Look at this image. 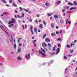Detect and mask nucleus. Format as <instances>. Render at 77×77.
Returning <instances> with one entry per match:
<instances>
[{
    "label": "nucleus",
    "instance_id": "f257e3e1",
    "mask_svg": "<svg viewBox=\"0 0 77 77\" xmlns=\"http://www.w3.org/2000/svg\"><path fill=\"white\" fill-rule=\"evenodd\" d=\"M13 20L12 21H10L8 23V24H11V26H13V24L11 23H15V22H16V20H15V19H13Z\"/></svg>",
    "mask_w": 77,
    "mask_h": 77
},
{
    "label": "nucleus",
    "instance_id": "f03ea898",
    "mask_svg": "<svg viewBox=\"0 0 77 77\" xmlns=\"http://www.w3.org/2000/svg\"><path fill=\"white\" fill-rule=\"evenodd\" d=\"M25 57L26 59H30V54H27L26 55Z\"/></svg>",
    "mask_w": 77,
    "mask_h": 77
},
{
    "label": "nucleus",
    "instance_id": "7ed1b4c3",
    "mask_svg": "<svg viewBox=\"0 0 77 77\" xmlns=\"http://www.w3.org/2000/svg\"><path fill=\"white\" fill-rule=\"evenodd\" d=\"M22 16H20V15H17V16L19 18H21L22 17H24V13H22Z\"/></svg>",
    "mask_w": 77,
    "mask_h": 77
},
{
    "label": "nucleus",
    "instance_id": "20e7f679",
    "mask_svg": "<svg viewBox=\"0 0 77 77\" xmlns=\"http://www.w3.org/2000/svg\"><path fill=\"white\" fill-rule=\"evenodd\" d=\"M45 41H46V42H50V41L48 38L45 39Z\"/></svg>",
    "mask_w": 77,
    "mask_h": 77
},
{
    "label": "nucleus",
    "instance_id": "39448f33",
    "mask_svg": "<svg viewBox=\"0 0 77 77\" xmlns=\"http://www.w3.org/2000/svg\"><path fill=\"white\" fill-rule=\"evenodd\" d=\"M42 45L43 47H46V46H47V44H45V42H44L43 44H42Z\"/></svg>",
    "mask_w": 77,
    "mask_h": 77
},
{
    "label": "nucleus",
    "instance_id": "423d86ee",
    "mask_svg": "<svg viewBox=\"0 0 77 77\" xmlns=\"http://www.w3.org/2000/svg\"><path fill=\"white\" fill-rule=\"evenodd\" d=\"M39 27L41 29H43V25L41 24H39Z\"/></svg>",
    "mask_w": 77,
    "mask_h": 77
},
{
    "label": "nucleus",
    "instance_id": "0eeeda50",
    "mask_svg": "<svg viewBox=\"0 0 77 77\" xmlns=\"http://www.w3.org/2000/svg\"><path fill=\"white\" fill-rule=\"evenodd\" d=\"M42 57H46V55H45V54L44 53H42Z\"/></svg>",
    "mask_w": 77,
    "mask_h": 77
},
{
    "label": "nucleus",
    "instance_id": "6e6552de",
    "mask_svg": "<svg viewBox=\"0 0 77 77\" xmlns=\"http://www.w3.org/2000/svg\"><path fill=\"white\" fill-rule=\"evenodd\" d=\"M51 36H56V34L54 33H51Z\"/></svg>",
    "mask_w": 77,
    "mask_h": 77
},
{
    "label": "nucleus",
    "instance_id": "1a4fd4ad",
    "mask_svg": "<svg viewBox=\"0 0 77 77\" xmlns=\"http://www.w3.org/2000/svg\"><path fill=\"white\" fill-rule=\"evenodd\" d=\"M68 5H70V6H73V5H74L71 2H68Z\"/></svg>",
    "mask_w": 77,
    "mask_h": 77
},
{
    "label": "nucleus",
    "instance_id": "9d476101",
    "mask_svg": "<svg viewBox=\"0 0 77 77\" xmlns=\"http://www.w3.org/2000/svg\"><path fill=\"white\" fill-rule=\"evenodd\" d=\"M60 3H61V1H59L56 2V4L59 5Z\"/></svg>",
    "mask_w": 77,
    "mask_h": 77
},
{
    "label": "nucleus",
    "instance_id": "9b49d317",
    "mask_svg": "<svg viewBox=\"0 0 77 77\" xmlns=\"http://www.w3.org/2000/svg\"><path fill=\"white\" fill-rule=\"evenodd\" d=\"M57 52L56 53V54H57L59 53V48H58L57 49Z\"/></svg>",
    "mask_w": 77,
    "mask_h": 77
},
{
    "label": "nucleus",
    "instance_id": "f8f14e48",
    "mask_svg": "<svg viewBox=\"0 0 77 77\" xmlns=\"http://www.w3.org/2000/svg\"><path fill=\"white\" fill-rule=\"evenodd\" d=\"M21 51V48H18V53H20V51Z\"/></svg>",
    "mask_w": 77,
    "mask_h": 77
},
{
    "label": "nucleus",
    "instance_id": "ddd939ff",
    "mask_svg": "<svg viewBox=\"0 0 77 77\" xmlns=\"http://www.w3.org/2000/svg\"><path fill=\"white\" fill-rule=\"evenodd\" d=\"M13 6H15V7H17V4H15V2H14L13 3Z\"/></svg>",
    "mask_w": 77,
    "mask_h": 77
},
{
    "label": "nucleus",
    "instance_id": "4468645a",
    "mask_svg": "<svg viewBox=\"0 0 77 77\" xmlns=\"http://www.w3.org/2000/svg\"><path fill=\"white\" fill-rule=\"evenodd\" d=\"M34 30V32H35L36 34H37V28L36 29L35 28V27Z\"/></svg>",
    "mask_w": 77,
    "mask_h": 77
},
{
    "label": "nucleus",
    "instance_id": "2eb2a0df",
    "mask_svg": "<svg viewBox=\"0 0 77 77\" xmlns=\"http://www.w3.org/2000/svg\"><path fill=\"white\" fill-rule=\"evenodd\" d=\"M41 49L42 51H43V52H44V53H45V50H44V49L42 48H41Z\"/></svg>",
    "mask_w": 77,
    "mask_h": 77
},
{
    "label": "nucleus",
    "instance_id": "dca6fc26",
    "mask_svg": "<svg viewBox=\"0 0 77 77\" xmlns=\"http://www.w3.org/2000/svg\"><path fill=\"white\" fill-rule=\"evenodd\" d=\"M46 36H47V34H44L43 36V38L44 39V38H45V37H46Z\"/></svg>",
    "mask_w": 77,
    "mask_h": 77
},
{
    "label": "nucleus",
    "instance_id": "f3484780",
    "mask_svg": "<svg viewBox=\"0 0 77 77\" xmlns=\"http://www.w3.org/2000/svg\"><path fill=\"white\" fill-rule=\"evenodd\" d=\"M76 9V8L75 7H72L70 8V10H72V9Z\"/></svg>",
    "mask_w": 77,
    "mask_h": 77
},
{
    "label": "nucleus",
    "instance_id": "a211bd4d",
    "mask_svg": "<svg viewBox=\"0 0 77 77\" xmlns=\"http://www.w3.org/2000/svg\"><path fill=\"white\" fill-rule=\"evenodd\" d=\"M17 60H21V58L20 57V56H19L17 57Z\"/></svg>",
    "mask_w": 77,
    "mask_h": 77
},
{
    "label": "nucleus",
    "instance_id": "6ab92c4d",
    "mask_svg": "<svg viewBox=\"0 0 77 77\" xmlns=\"http://www.w3.org/2000/svg\"><path fill=\"white\" fill-rule=\"evenodd\" d=\"M28 20L31 23H32V20L31 18H30V19H28Z\"/></svg>",
    "mask_w": 77,
    "mask_h": 77
},
{
    "label": "nucleus",
    "instance_id": "aec40b11",
    "mask_svg": "<svg viewBox=\"0 0 77 77\" xmlns=\"http://www.w3.org/2000/svg\"><path fill=\"white\" fill-rule=\"evenodd\" d=\"M14 49H16V48H17V45H16V44H14Z\"/></svg>",
    "mask_w": 77,
    "mask_h": 77
},
{
    "label": "nucleus",
    "instance_id": "412c9836",
    "mask_svg": "<svg viewBox=\"0 0 77 77\" xmlns=\"http://www.w3.org/2000/svg\"><path fill=\"white\" fill-rule=\"evenodd\" d=\"M21 38H18L17 41L18 42V43H19L20 42V40H21Z\"/></svg>",
    "mask_w": 77,
    "mask_h": 77
},
{
    "label": "nucleus",
    "instance_id": "4be33fe9",
    "mask_svg": "<svg viewBox=\"0 0 77 77\" xmlns=\"http://www.w3.org/2000/svg\"><path fill=\"white\" fill-rule=\"evenodd\" d=\"M23 10H24V11H25L26 12H29V10H26V9L23 8Z\"/></svg>",
    "mask_w": 77,
    "mask_h": 77
},
{
    "label": "nucleus",
    "instance_id": "5701e85b",
    "mask_svg": "<svg viewBox=\"0 0 77 77\" xmlns=\"http://www.w3.org/2000/svg\"><path fill=\"white\" fill-rule=\"evenodd\" d=\"M51 27H52L53 28V27H54V24L53 23H52L51 24Z\"/></svg>",
    "mask_w": 77,
    "mask_h": 77
},
{
    "label": "nucleus",
    "instance_id": "b1692460",
    "mask_svg": "<svg viewBox=\"0 0 77 77\" xmlns=\"http://www.w3.org/2000/svg\"><path fill=\"white\" fill-rule=\"evenodd\" d=\"M2 3H6V1H5V0H2Z\"/></svg>",
    "mask_w": 77,
    "mask_h": 77
},
{
    "label": "nucleus",
    "instance_id": "393cba45",
    "mask_svg": "<svg viewBox=\"0 0 77 77\" xmlns=\"http://www.w3.org/2000/svg\"><path fill=\"white\" fill-rule=\"evenodd\" d=\"M30 29L31 30H32L33 29V26L32 25H31V26L30 27Z\"/></svg>",
    "mask_w": 77,
    "mask_h": 77
},
{
    "label": "nucleus",
    "instance_id": "a878e982",
    "mask_svg": "<svg viewBox=\"0 0 77 77\" xmlns=\"http://www.w3.org/2000/svg\"><path fill=\"white\" fill-rule=\"evenodd\" d=\"M12 38V40H10L11 42H12V41H14V38H13V37L12 36H11Z\"/></svg>",
    "mask_w": 77,
    "mask_h": 77
},
{
    "label": "nucleus",
    "instance_id": "bb28decb",
    "mask_svg": "<svg viewBox=\"0 0 77 77\" xmlns=\"http://www.w3.org/2000/svg\"><path fill=\"white\" fill-rule=\"evenodd\" d=\"M73 4L74 5H77V2L75 1H74L73 2Z\"/></svg>",
    "mask_w": 77,
    "mask_h": 77
},
{
    "label": "nucleus",
    "instance_id": "cd10ccee",
    "mask_svg": "<svg viewBox=\"0 0 77 77\" xmlns=\"http://www.w3.org/2000/svg\"><path fill=\"white\" fill-rule=\"evenodd\" d=\"M0 27L1 29H2V30H3V28H4L3 26H0Z\"/></svg>",
    "mask_w": 77,
    "mask_h": 77
},
{
    "label": "nucleus",
    "instance_id": "c85d7f7f",
    "mask_svg": "<svg viewBox=\"0 0 77 77\" xmlns=\"http://www.w3.org/2000/svg\"><path fill=\"white\" fill-rule=\"evenodd\" d=\"M48 45L49 47H51V44L50 43H48Z\"/></svg>",
    "mask_w": 77,
    "mask_h": 77
},
{
    "label": "nucleus",
    "instance_id": "c756f323",
    "mask_svg": "<svg viewBox=\"0 0 77 77\" xmlns=\"http://www.w3.org/2000/svg\"><path fill=\"white\" fill-rule=\"evenodd\" d=\"M54 18H58V16H57V15H55L54 16Z\"/></svg>",
    "mask_w": 77,
    "mask_h": 77
},
{
    "label": "nucleus",
    "instance_id": "7c9ffc66",
    "mask_svg": "<svg viewBox=\"0 0 77 77\" xmlns=\"http://www.w3.org/2000/svg\"><path fill=\"white\" fill-rule=\"evenodd\" d=\"M52 14H48V15L49 17H51V15H52Z\"/></svg>",
    "mask_w": 77,
    "mask_h": 77
},
{
    "label": "nucleus",
    "instance_id": "2f4dec72",
    "mask_svg": "<svg viewBox=\"0 0 77 77\" xmlns=\"http://www.w3.org/2000/svg\"><path fill=\"white\" fill-rule=\"evenodd\" d=\"M9 3L11 4H12V0H9Z\"/></svg>",
    "mask_w": 77,
    "mask_h": 77
},
{
    "label": "nucleus",
    "instance_id": "473e14b6",
    "mask_svg": "<svg viewBox=\"0 0 77 77\" xmlns=\"http://www.w3.org/2000/svg\"><path fill=\"white\" fill-rule=\"evenodd\" d=\"M53 61H51V62L49 63L48 64V65L49 66V65H50V64H51V63H53Z\"/></svg>",
    "mask_w": 77,
    "mask_h": 77
},
{
    "label": "nucleus",
    "instance_id": "72a5a7b5",
    "mask_svg": "<svg viewBox=\"0 0 77 77\" xmlns=\"http://www.w3.org/2000/svg\"><path fill=\"white\" fill-rule=\"evenodd\" d=\"M55 50H56V48L54 47L52 49V51H54Z\"/></svg>",
    "mask_w": 77,
    "mask_h": 77
},
{
    "label": "nucleus",
    "instance_id": "f704fd0d",
    "mask_svg": "<svg viewBox=\"0 0 77 77\" xmlns=\"http://www.w3.org/2000/svg\"><path fill=\"white\" fill-rule=\"evenodd\" d=\"M64 58L65 59H68V57H67L66 56H64Z\"/></svg>",
    "mask_w": 77,
    "mask_h": 77
},
{
    "label": "nucleus",
    "instance_id": "c9c22d12",
    "mask_svg": "<svg viewBox=\"0 0 77 77\" xmlns=\"http://www.w3.org/2000/svg\"><path fill=\"white\" fill-rule=\"evenodd\" d=\"M43 23V24H44L45 26H46V23H45V21L44 20Z\"/></svg>",
    "mask_w": 77,
    "mask_h": 77
},
{
    "label": "nucleus",
    "instance_id": "e433bc0d",
    "mask_svg": "<svg viewBox=\"0 0 77 77\" xmlns=\"http://www.w3.org/2000/svg\"><path fill=\"white\" fill-rule=\"evenodd\" d=\"M39 53L40 54H41L42 53V51H41L40 50L39 51Z\"/></svg>",
    "mask_w": 77,
    "mask_h": 77
},
{
    "label": "nucleus",
    "instance_id": "4c0bfd02",
    "mask_svg": "<svg viewBox=\"0 0 77 77\" xmlns=\"http://www.w3.org/2000/svg\"><path fill=\"white\" fill-rule=\"evenodd\" d=\"M19 8L20 9V11H22V10H23V8H22L21 7H20Z\"/></svg>",
    "mask_w": 77,
    "mask_h": 77
},
{
    "label": "nucleus",
    "instance_id": "58836bf2",
    "mask_svg": "<svg viewBox=\"0 0 77 77\" xmlns=\"http://www.w3.org/2000/svg\"><path fill=\"white\" fill-rule=\"evenodd\" d=\"M45 5H46V6H48V5H49V4L48 3H45Z\"/></svg>",
    "mask_w": 77,
    "mask_h": 77
},
{
    "label": "nucleus",
    "instance_id": "ea45409f",
    "mask_svg": "<svg viewBox=\"0 0 77 77\" xmlns=\"http://www.w3.org/2000/svg\"><path fill=\"white\" fill-rule=\"evenodd\" d=\"M31 33H32V34H34V32H33V31H32V30H31Z\"/></svg>",
    "mask_w": 77,
    "mask_h": 77
},
{
    "label": "nucleus",
    "instance_id": "a19ab883",
    "mask_svg": "<svg viewBox=\"0 0 77 77\" xmlns=\"http://www.w3.org/2000/svg\"><path fill=\"white\" fill-rule=\"evenodd\" d=\"M58 40L59 41H61V38H58Z\"/></svg>",
    "mask_w": 77,
    "mask_h": 77
},
{
    "label": "nucleus",
    "instance_id": "79ce46f5",
    "mask_svg": "<svg viewBox=\"0 0 77 77\" xmlns=\"http://www.w3.org/2000/svg\"><path fill=\"white\" fill-rule=\"evenodd\" d=\"M67 48H69L70 46H69V45H67Z\"/></svg>",
    "mask_w": 77,
    "mask_h": 77
},
{
    "label": "nucleus",
    "instance_id": "37998d69",
    "mask_svg": "<svg viewBox=\"0 0 77 77\" xmlns=\"http://www.w3.org/2000/svg\"><path fill=\"white\" fill-rule=\"evenodd\" d=\"M36 40H34L33 42V43H35V42H36Z\"/></svg>",
    "mask_w": 77,
    "mask_h": 77
},
{
    "label": "nucleus",
    "instance_id": "c03bdc74",
    "mask_svg": "<svg viewBox=\"0 0 77 77\" xmlns=\"http://www.w3.org/2000/svg\"><path fill=\"white\" fill-rule=\"evenodd\" d=\"M56 34L57 35H59V33L57 31H56Z\"/></svg>",
    "mask_w": 77,
    "mask_h": 77
},
{
    "label": "nucleus",
    "instance_id": "a18cd8bd",
    "mask_svg": "<svg viewBox=\"0 0 77 77\" xmlns=\"http://www.w3.org/2000/svg\"><path fill=\"white\" fill-rule=\"evenodd\" d=\"M69 6H66V8L67 9H69Z\"/></svg>",
    "mask_w": 77,
    "mask_h": 77
},
{
    "label": "nucleus",
    "instance_id": "49530a36",
    "mask_svg": "<svg viewBox=\"0 0 77 77\" xmlns=\"http://www.w3.org/2000/svg\"><path fill=\"white\" fill-rule=\"evenodd\" d=\"M34 45L35 47H36V44L35 43L34 44Z\"/></svg>",
    "mask_w": 77,
    "mask_h": 77
},
{
    "label": "nucleus",
    "instance_id": "de8ad7c7",
    "mask_svg": "<svg viewBox=\"0 0 77 77\" xmlns=\"http://www.w3.org/2000/svg\"><path fill=\"white\" fill-rule=\"evenodd\" d=\"M5 33H7L8 35V36H9V34H8V32H6V31H5Z\"/></svg>",
    "mask_w": 77,
    "mask_h": 77
},
{
    "label": "nucleus",
    "instance_id": "09e8293b",
    "mask_svg": "<svg viewBox=\"0 0 77 77\" xmlns=\"http://www.w3.org/2000/svg\"><path fill=\"white\" fill-rule=\"evenodd\" d=\"M60 23L63 24V21H62L61 20H60Z\"/></svg>",
    "mask_w": 77,
    "mask_h": 77
},
{
    "label": "nucleus",
    "instance_id": "8fccbe9b",
    "mask_svg": "<svg viewBox=\"0 0 77 77\" xmlns=\"http://www.w3.org/2000/svg\"><path fill=\"white\" fill-rule=\"evenodd\" d=\"M65 9H63L62 10V11L63 12H65Z\"/></svg>",
    "mask_w": 77,
    "mask_h": 77
},
{
    "label": "nucleus",
    "instance_id": "3c124183",
    "mask_svg": "<svg viewBox=\"0 0 77 77\" xmlns=\"http://www.w3.org/2000/svg\"><path fill=\"white\" fill-rule=\"evenodd\" d=\"M21 43H19V46H20V47L21 46Z\"/></svg>",
    "mask_w": 77,
    "mask_h": 77
},
{
    "label": "nucleus",
    "instance_id": "603ef678",
    "mask_svg": "<svg viewBox=\"0 0 77 77\" xmlns=\"http://www.w3.org/2000/svg\"><path fill=\"white\" fill-rule=\"evenodd\" d=\"M6 6H7V7L10 6V5H7V4H6Z\"/></svg>",
    "mask_w": 77,
    "mask_h": 77
},
{
    "label": "nucleus",
    "instance_id": "864d4df0",
    "mask_svg": "<svg viewBox=\"0 0 77 77\" xmlns=\"http://www.w3.org/2000/svg\"><path fill=\"white\" fill-rule=\"evenodd\" d=\"M18 2L20 3H21V2L20 1V0H18Z\"/></svg>",
    "mask_w": 77,
    "mask_h": 77
},
{
    "label": "nucleus",
    "instance_id": "5fc2aeb1",
    "mask_svg": "<svg viewBox=\"0 0 77 77\" xmlns=\"http://www.w3.org/2000/svg\"><path fill=\"white\" fill-rule=\"evenodd\" d=\"M55 54V53L54 52V53H51V55L54 54Z\"/></svg>",
    "mask_w": 77,
    "mask_h": 77
},
{
    "label": "nucleus",
    "instance_id": "6e6d98bb",
    "mask_svg": "<svg viewBox=\"0 0 77 77\" xmlns=\"http://www.w3.org/2000/svg\"><path fill=\"white\" fill-rule=\"evenodd\" d=\"M35 22H36L37 23H38V20H36L35 21Z\"/></svg>",
    "mask_w": 77,
    "mask_h": 77
},
{
    "label": "nucleus",
    "instance_id": "4d7b16f0",
    "mask_svg": "<svg viewBox=\"0 0 77 77\" xmlns=\"http://www.w3.org/2000/svg\"><path fill=\"white\" fill-rule=\"evenodd\" d=\"M4 15H5V13H3L2 15H1V17H3Z\"/></svg>",
    "mask_w": 77,
    "mask_h": 77
},
{
    "label": "nucleus",
    "instance_id": "13d9d810",
    "mask_svg": "<svg viewBox=\"0 0 77 77\" xmlns=\"http://www.w3.org/2000/svg\"><path fill=\"white\" fill-rule=\"evenodd\" d=\"M25 29H26L27 27V25H25Z\"/></svg>",
    "mask_w": 77,
    "mask_h": 77
},
{
    "label": "nucleus",
    "instance_id": "bf43d9fd",
    "mask_svg": "<svg viewBox=\"0 0 77 77\" xmlns=\"http://www.w3.org/2000/svg\"><path fill=\"white\" fill-rule=\"evenodd\" d=\"M77 42V40H74V43H75V42Z\"/></svg>",
    "mask_w": 77,
    "mask_h": 77
},
{
    "label": "nucleus",
    "instance_id": "052dcab7",
    "mask_svg": "<svg viewBox=\"0 0 77 77\" xmlns=\"http://www.w3.org/2000/svg\"><path fill=\"white\" fill-rule=\"evenodd\" d=\"M69 12H70L71 13H72V11H68V12H67V13H69Z\"/></svg>",
    "mask_w": 77,
    "mask_h": 77
},
{
    "label": "nucleus",
    "instance_id": "680f3d73",
    "mask_svg": "<svg viewBox=\"0 0 77 77\" xmlns=\"http://www.w3.org/2000/svg\"><path fill=\"white\" fill-rule=\"evenodd\" d=\"M22 27H23V29H24V25H22Z\"/></svg>",
    "mask_w": 77,
    "mask_h": 77
},
{
    "label": "nucleus",
    "instance_id": "e2e57ef3",
    "mask_svg": "<svg viewBox=\"0 0 77 77\" xmlns=\"http://www.w3.org/2000/svg\"><path fill=\"white\" fill-rule=\"evenodd\" d=\"M56 28L57 29H59V27L57 26H56Z\"/></svg>",
    "mask_w": 77,
    "mask_h": 77
},
{
    "label": "nucleus",
    "instance_id": "0e129e2a",
    "mask_svg": "<svg viewBox=\"0 0 77 77\" xmlns=\"http://www.w3.org/2000/svg\"><path fill=\"white\" fill-rule=\"evenodd\" d=\"M62 32V31H60L59 32L60 33H61Z\"/></svg>",
    "mask_w": 77,
    "mask_h": 77
},
{
    "label": "nucleus",
    "instance_id": "69168bd1",
    "mask_svg": "<svg viewBox=\"0 0 77 77\" xmlns=\"http://www.w3.org/2000/svg\"><path fill=\"white\" fill-rule=\"evenodd\" d=\"M73 51H74V50H73L72 51L70 52L71 53H72V52H73Z\"/></svg>",
    "mask_w": 77,
    "mask_h": 77
},
{
    "label": "nucleus",
    "instance_id": "338daca9",
    "mask_svg": "<svg viewBox=\"0 0 77 77\" xmlns=\"http://www.w3.org/2000/svg\"><path fill=\"white\" fill-rule=\"evenodd\" d=\"M14 17L15 18H17V16L15 15H14Z\"/></svg>",
    "mask_w": 77,
    "mask_h": 77
},
{
    "label": "nucleus",
    "instance_id": "774afa93",
    "mask_svg": "<svg viewBox=\"0 0 77 77\" xmlns=\"http://www.w3.org/2000/svg\"><path fill=\"white\" fill-rule=\"evenodd\" d=\"M68 23V19L66 21V24H67Z\"/></svg>",
    "mask_w": 77,
    "mask_h": 77
}]
</instances>
